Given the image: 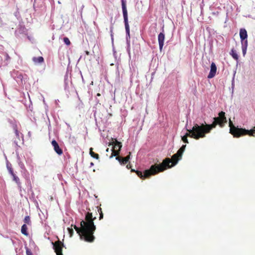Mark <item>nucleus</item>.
I'll use <instances>...</instances> for the list:
<instances>
[{
  "mask_svg": "<svg viewBox=\"0 0 255 255\" xmlns=\"http://www.w3.org/2000/svg\"><path fill=\"white\" fill-rule=\"evenodd\" d=\"M96 217H93L92 213L88 212L85 215V220H82L80 222V228L76 225H72L79 234L81 239L85 242L92 243L94 241L95 237L94 233L96 229L94 221Z\"/></svg>",
  "mask_w": 255,
  "mask_h": 255,
  "instance_id": "f257e3e1",
  "label": "nucleus"
},
{
  "mask_svg": "<svg viewBox=\"0 0 255 255\" xmlns=\"http://www.w3.org/2000/svg\"><path fill=\"white\" fill-rule=\"evenodd\" d=\"M170 162H171V160L169 158H166L161 163L159 164H155L151 165L149 169L145 170L144 171L143 174L140 171H135L134 169H131V171L136 172L137 176L141 179L148 178L152 175H156L167 169V167H169L168 164Z\"/></svg>",
  "mask_w": 255,
  "mask_h": 255,
  "instance_id": "f03ea898",
  "label": "nucleus"
},
{
  "mask_svg": "<svg viewBox=\"0 0 255 255\" xmlns=\"http://www.w3.org/2000/svg\"><path fill=\"white\" fill-rule=\"evenodd\" d=\"M227 122L225 113L222 111L219 113V117L214 118V121L211 124L209 125L205 123V124H202L199 126L201 127L203 132L206 135V134L210 133L211 130L215 128L218 125L221 128H223Z\"/></svg>",
  "mask_w": 255,
  "mask_h": 255,
  "instance_id": "7ed1b4c3",
  "label": "nucleus"
},
{
  "mask_svg": "<svg viewBox=\"0 0 255 255\" xmlns=\"http://www.w3.org/2000/svg\"><path fill=\"white\" fill-rule=\"evenodd\" d=\"M187 130L188 132L182 137V141L185 143H189L187 139L188 136L197 140L206 136L202 130L201 127L197 124H194L191 129Z\"/></svg>",
  "mask_w": 255,
  "mask_h": 255,
  "instance_id": "20e7f679",
  "label": "nucleus"
},
{
  "mask_svg": "<svg viewBox=\"0 0 255 255\" xmlns=\"http://www.w3.org/2000/svg\"><path fill=\"white\" fill-rule=\"evenodd\" d=\"M109 145L113 146L112 149V152L111 155L110 156V158H112L113 156L119 155L121 148L122 147V143L121 142L118 141L117 139H115V141H114L110 143Z\"/></svg>",
  "mask_w": 255,
  "mask_h": 255,
  "instance_id": "39448f33",
  "label": "nucleus"
},
{
  "mask_svg": "<svg viewBox=\"0 0 255 255\" xmlns=\"http://www.w3.org/2000/svg\"><path fill=\"white\" fill-rule=\"evenodd\" d=\"M122 6L126 33L129 35V26L128 22V11L126 7V2L125 0H122Z\"/></svg>",
  "mask_w": 255,
  "mask_h": 255,
  "instance_id": "423d86ee",
  "label": "nucleus"
},
{
  "mask_svg": "<svg viewBox=\"0 0 255 255\" xmlns=\"http://www.w3.org/2000/svg\"><path fill=\"white\" fill-rule=\"evenodd\" d=\"M245 135H249V136L254 137L255 136V127L250 130L239 128V137Z\"/></svg>",
  "mask_w": 255,
  "mask_h": 255,
  "instance_id": "0eeeda50",
  "label": "nucleus"
},
{
  "mask_svg": "<svg viewBox=\"0 0 255 255\" xmlns=\"http://www.w3.org/2000/svg\"><path fill=\"white\" fill-rule=\"evenodd\" d=\"M182 156V155L177 151L176 153L173 155V156L171 157V159L169 158L171 160V162L169 163V167H167V169L175 165L177 163L178 161L181 159Z\"/></svg>",
  "mask_w": 255,
  "mask_h": 255,
  "instance_id": "6e6552de",
  "label": "nucleus"
},
{
  "mask_svg": "<svg viewBox=\"0 0 255 255\" xmlns=\"http://www.w3.org/2000/svg\"><path fill=\"white\" fill-rule=\"evenodd\" d=\"M53 249L56 254V255H63L62 248L64 246L63 244L59 240L52 243Z\"/></svg>",
  "mask_w": 255,
  "mask_h": 255,
  "instance_id": "1a4fd4ad",
  "label": "nucleus"
},
{
  "mask_svg": "<svg viewBox=\"0 0 255 255\" xmlns=\"http://www.w3.org/2000/svg\"><path fill=\"white\" fill-rule=\"evenodd\" d=\"M216 72H217L216 65L214 62H212L211 65L210 71L209 75H208V78L209 79H211V78H213L215 76V75L216 74Z\"/></svg>",
  "mask_w": 255,
  "mask_h": 255,
  "instance_id": "9d476101",
  "label": "nucleus"
},
{
  "mask_svg": "<svg viewBox=\"0 0 255 255\" xmlns=\"http://www.w3.org/2000/svg\"><path fill=\"white\" fill-rule=\"evenodd\" d=\"M165 39V34L163 32H160L158 35V41L159 43V49L162 50L164 45V41Z\"/></svg>",
  "mask_w": 255,
  "mask_h": 255,
  "instance_id": "9b49d317",
  "label": "nucleus"
},
{
  "mask_svg": "<svg viewBox=\"0 0 255 255\" xmlns=\"http://www.w3.org/2000/svg\"><path fill=\"white\" fill-rule=\"evenodd\" d=\"M51 144L54 147V151L58 154L61 155L63 153V150L60 148L58 143L55 140H53Z\"/></svg>",
  "mask_w": 255,
  "mask_h": 255,
  "instance_id": "f8f14e48",
  "label": "nucleus"
},
{
  "mask_svg": "<svg viewBox=\"0 0 255 255\" xmlns=\"http://www.w3.org/2000/svg\"><path fill=\"white\" fill-rule=\"evenodd\" d=\"M240 36L242 43L247 40L248 34L247 30L244 28H241L240 30Z\"/></svg>",
  "mask_w": 255,
  "mask_h": 255,
  "instance_id": "ddd939ff",
  "label": "nucleus"
},
{
  "mask_svg": "<svg viewBox=\"0 0 255 255\" xmlns=\"http://www.w3.org/2000/svg\"><path fill=\"white\" fill-rule=\"evenodd\" d=\"M32 61L35 64H41L44 62V58L42 56H39L38 57H33L32 58Z\"/></svg>",
  "mask_w": 255,
  "mask_h": 255,
  "instance_id": "4468645a",
  "label": "nucleus"
},
{
  "mask_svg": "<svg viewBox=\"0 0 255 255\" xmlns=\"http://www.w3.org/2000/svg\"><path fill=\"white\" fill-rule=\"evenodd\" d=\"M21 232L22 234L25 236H27L28 235V233L27 232V227L26 224H23L21 229Z\"/></svg>",
  "mask_w": 255,
  "mask_h": 255,
  "instance_id": "2eb2a0df",
  "label": "nucleus"
},
{
  "mask_svg": "<svg viewBox=\"0 0 255 255\" xmlns=\"http://www.w3.org/2000/svg\"><path fill=\"white\" fill-rule=\"evenodd\" d=\"M156 32V26L150 27L148 30V33L151 36H154Z\"/></svg>",
  "mask_w": 255,
  "mask_h": 255,
  "instance_id": "dca6fc26",
  "label": "nucleus"
},
{
  "mask_svg": "<svg viewBox=\"0 0 255 255\" xmlns=\"http://www.w3.org/2000/svg\"><path fill=\"white\" fill-rule=\"evenodd\" d=\"M93 148L92 147H91L90 148V155L93 157V158H95L97 159H98L99 158V154H97V153H95L93 151Z\"/></svg>",
  "mask_w": 255,
  "mask_h": 255,
  "instance_id": "f3484780",
  "label": "nucleus"
},
{
  "mask_svg": "<svg viewBox=\"0 0 255 255\" xmlns=\"http://www.w3.org/2000/svg\"><path fill=\"white\" fill-rule=\"evenodd\" d=\"M11 175L13 177V180L15 181L17 185H20V182L19 178L17 176H16V175L14 173H13V174H11Z\"/></svg>",
  "mask_w": 255,
  "mask_h": 255,
  "instance_id": "a211bd4d",
  "label": "nucleus"
},
{
  "mask_svg": "<svg viewBox=\"0 0 255 255\" xmlns=\"http://www.w3.org/2000/svg\"><path fill=\"white\" fill-rule=\"evenodd\" d=\"M242 45L243 52L244 54H245L246 53V49L248 46V40H246L244 42H243Z\"/></svg>",
  "mask_w": 255,
  "mask_h": 255,
  "instance_id": "6ab92c4d",
  "label": "nucleus"
},
{
  "mask_svg": "<svg viewBox=\"0 0 255 255\" xmlns=\"http://www.w3.org/2000/svg\"><path fill=\"white\" fill-rule=\"evenodd\" d=\"M231 55L234 59H235L236 60H237L238 59L239 56H238L236 50L232 49L231 50Z\"/></svg>",
  "mask_w": 255,
  "mask_h": 255,
  "instance_id": "aec40b11",
  "label": "nucleus"
},
{
  "mask_svg": "<svg viewBox=\"0 0 255 255\" xmlns=\"http://www.w3.org/2000/svg\"><path fill=\"white\" fill-rule=\"evenodd\" d=\"M24 222L25 223L24 224H26L27 225L31 224L30 218L29 216H27L24 218Z\"/></svg>",
  "mask_w": 255,
  "mask_h": 255,
  "instance_id": "412c9836",
  "label": "nucleus"
},
{
  "mask_svg": "<svg viewBox=\"0 0 255 255\" xmlns=\"http://www.w3.org/2000/svg\"><path fill=\"white\" fill-rule=\"evenodd\" d=\"M186 145L185 144V145H183L180 148V149L178 150V151L179 152H180V153H181L182 155L183 154V153L184 152L185 149V148H186Z\"/></svg>",
  "mask_w": 255,
  "mask_h": 255,
  "instance_id": "4be33fe9",
  "label": "nucleus"
},
{
  "mask_svg": "<svg viewBox=\"0 0 255 255\" xmlns=\"http://www.w3.org/2000/svg\"><path fill=\"white\" fill-rule=\"evenodd\" d=\"M63 41L67 45H70L71 44V42L68 37H64L63 38Z\"/></svg>",
  "mask_w": 255,
  "mask_h": 255,
  "instance_id": "5701e85b",
  "label": "nucleus"
},
{
  "mask_svg": "<svg viewBox=\"0 0 255 255\" xmlns=\"http://www.w3.org/2000/svg\"><path fill=\"white\" fill-rule=\"evenodd\" d=\"M98 211L100 214L99 220H102L103 218V213L101 208L98 209Z\"/></svg>",
  "mask_w": 255,
  "mask_h": 255,
  "instance_id": "b1692460",
  "label": "nucleus"
},
{
  "mask_svg": "<svg viewBox=\"0 0 255 255\" xmlns=\"http://www.w3.org/2000/svg\"><path fill=\"white\" fill-rule=\"evenodd\" d=\"M14 133L15 134V135L18 138H19V132L18 131V130H17V128L16 127L14 128Z\"/></svg>",
  "mask_w": 255,
  "mask_h": 255,
  "instance_id": "393cba45",
  "label": "nucleus"
},
{
  "mask_svg": "<svg viewBox=\"0 0 255 255\" xmlns=\"http://www.w3.org/2000/svg\"><path fill=\"white\" fill-rule=\"evenodd\" d=\"M7 168L8 171L9 173L10 174V175L13 174V173L14 172H13V169H12V167H11V166L7 165Z\"/></svg>",
  "mask_w": 255,
  "mask_h": 255,
  "instance_id": "a878e982",
  "label": "nucleus"
},
{
  "mask_svg": "<svg viewBox=\"0 0 255 255\" xmlns=\"http://www.w3.org/2000/svg\"><path fill=\"white\" fill-rule=\"evenodd\" d=\"M26 255H33L32 253L30 250L27 247H26Z\"/></svg>",
  "mask_w": 255,
  "mask_h": 255,
  "instance_id": "bb28decb",
  "label": "nucleus"
},
{
  "mask_svg": "<svg viewBox=\"0 0 255 255\" xmlns=\"http://www.w3.org/2000/svg\"><path fill=\"white\" fill-rule=\"evenodd\" d=\"M68 230L70 234V236L72 237L74 233L73 230L72 228H68Z\"/></svg>",
  "mask_w": 255,
  "mask_h": 255,
  "instance_id": "cd10ccee",
  "label": "nucleus"
},
{
  "mask_svg": "<svg viewBox=\"0 0 255 255\" xmlns=\"http://www.w3.org/2000/svg\"><path fill=\"white\" fill-rule=\"evenodd\" d=\"M116 156V159H117V160H118L120 162V163L121 164H122V158H123V157H121V156H118V155Z\"/></svg>",
  "mask_w": 255,
  "mask_h": 255,
  "instance_id": "c85d7f7f",
  "label": "nucleus"
},
{
  "mask_svg": "<svg viewBox=\"0 0 255 255\" xmlns=\"http://www.w3.org/2000/svg\"><path fill=\"white\" fill-rule=\"evenodd\" d=\"M128 162V160L125 157L122 158V164H125Z\"/></svg>",
  "mask_w": 255,
  "mask_h": 255,
  "instance_id": "c756f323",
  "label": "nucleus"
},
{
  "mask_svg": "<svg viewBox=\"0 0 255 255\" xmlns=\"http://www.w3.org/2000/svg\"><path fill=\"white\" fill-rule=\"evenodd\" d=\"M130 154H131V153H130V152H129L128 155V156H127L126 157H125V158H126V159L128 160V161L130 159Z\"/></svg>",
  "mask_w": 255,
  "mask_h": 255,
  "instance_id": "7c9ffc66",
  "label": "nucleus"
},
{
  "mask_svg": "<svg viewBox=\"0 0 255 255\" xmlns=\"http://www.w3.org/2000/svg\"><path fill=\"white\" fill-rule=\"evenodd\" d=\"M130 154H131V153H130V152H129L128 155V156H127L126 157H125V158H126V159L128 160V161L130 159Z\"/></svg>",
  "mask_w": 255,
  "mask_h": 255,
  "instance_id": "2f4dec72",
  "label": "nucleus"
},
{
  "mask_svg": "<svg viewBox=\"0 0 255 255\" xmlns=\"http://www.w3.org/2000/svg\"><path fill=\"white\" fill-rule=\"evenodd\" d=\"M86 55H89L90 54V52L88 51H85Z\"/></svg>",
  "mask_w": 255,
  "mask_h": 255,
  "instance_id": "473e14b6",
  "label": "nucleus"
},
{
  "mask_svg": "<svg viewBox=\"0 0 255 255\" xmlns=\"http://www.w3.org/2000/svg\"><path fill=\"white\" fill-rule=\"evenodd\" d=\"M130 167H131V165L129 164L127 165V167L128 169H129L130 168Z\"/></svg>",
  "mask_w": 255,
  "mask_h": 255,
  "instance_id": "72a5a7b5",
  "label": "nucleus"
},
{
  "mask_svg": "<svg viewBox=\"0 0 255 255\" xmlns=\"http://www.w3.org/2000/svg\"><path fill=\"white\" fill-rule=\"evenodd\" d=\"M97 95V96H101L100 94H99V93H98Z\"/></svg>",
  "mask_w": 255,
  "mask_h": 255,
  "instance_id": "f704fd0d",
  "label": "nucleus"
},
{
  "mask_svg": "<svg viewBox=\"0 0 255 255\" xmlns=\"http://www.w3.org/2000/svg\"><path fill=\"white\" fill-rule=\"evenodd\" d=\"M106 151H107V152H108V151H109V148H107V149H106Z\"/></svg>",
  "mask_w": 255,
  "mask_h": 255,
  "instance_id": "c9c22d12",
  "label": "nucleus"
},
{
  "mask_svg": "<svg viewBox=\"0 0 255 255\" xmlns=\"http://www.w3.org/2000/svg\"><path fill=\"white\" fill-rule=\"evenodd\" d=\"M91 165H93V163L92 162L91 163Z\"/></svg>",
  "mask_w": 255,
  "mask_h": 255,
  "instance_id": "e433bc0d",
  "label": "nucleus"
}]
</instances>
